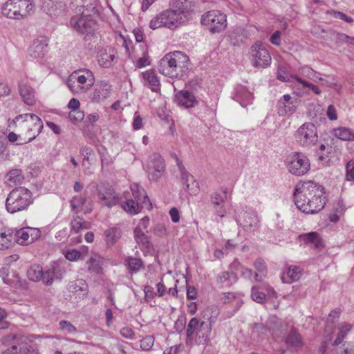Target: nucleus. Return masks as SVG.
I'll return each mask as SVG.
<instances>
[{"instance_id":"49530a36","label":"nucleus","mask_w":354,"mask_h":354,"mask_svg":"<svg viewBox=\"0 0 354 354\" xmlns=\"http://www.w3.org/2000/svg\"><path fill=\"white\" fill-rule=\"evenodd\" d=\"M139 205H140V203L129 199L122 204V208L127 213L136 214L139 212Z\"/></svg>"},{"instance_id":"bb28decb","label":"nucleus","mask_w":354,"mask_h":354,"mask_svg":"<svg viewBox=\"0 0 354 354\" xmlns=\"http://www.w3.org/2000/svg\"><path fill=\"white\" fill-rule=\"evenodd\" d=\"M299 239L304 244L312 245L317 248L323 247V241L321 236L316 232L300 234L299 236Z\"/></svg>"},{"instance_id":"79ce46f5","label":"nucleus","mask_w":354,"mask_h":354,"mask_svg":"<svg viewBox=\"0 0 354 354\" xmlns=\"http://www.w3.org/2000/svg\"><path fill=\"white\" fill-rule=\"evenodd\" d=\"M88 223L80 216L74 218L71 221V232L77 234L80 233L82 230L88 229Z\"/></svg>"},{"instance_id":"5701e85b","label":"nucleus","mask_w":354,"mask_h":354,"mask_svg":"<svg viewBox=\"0 0 354 354\" xmlns=\"http://www.w3.org/2000/svg\"><path fill=\"white\" fill-rule=\"evenodd\" d=\"M19 91L23 101L28 105H33L36 102V92L28 83L21 82L19 84Z\"/></svg>"},{"instance_id":"58836bf2","label":"nucleus","mask_w":354,"mask_h":354,"mask_svg":"<svg viewBox=\"0 0 354 354\" xmlns=\"http://www.w3.org/2000/svg\"><path fill=\"white\" fill-rule=\"evenodd\" d=\"M301 270L299 267L292 266H290L286 272V276L290 279V281L287 280L285 274L281 276V280L283 283H290L292 281H297L300 277Z\"/></svg>"},{"instance_id":"37998d69","label":"nucleus","mask_w":354,"mask_h":354,"mask_svg":"<svg viewBox=\"0 0 354 354\" xmlns=\"http://www.w3.org/2000/svg\"><path fill=\"white\" fill-rule=\"evenodd\" d=\"M301 73L303 76L310 79V80H318L323 82L324 84H327V82L325 81L322 77H321L320 74L312 69L308 66H304L301 68Z\"/></svg>"},{"instance_id":"b1692460","label":"nucleus","mask_w":354,"mask_h":354,"mask_svg":"<svg viewBox=\"0 0 354 354\" xmlns=\"http://www.w3.org/2000/svg\"><path fill=\"white\" fill-rule=\"evenodd\" d=\"M181 178L185 189L191 195H196L199 192V184L184 168L181 169Z\"/></svg>"},{"instance_id":"c85d7f7f","label":"nucleus","mask_w":354,"mask_h":354,"mask_svg":"<svg viewBox=\"0 0 354 354\" xmlns=\"http://www.w3.org/2000/svg\"><path fill=\"white\" fill-rule=\"evenodd\" d=\"M15 245L14 230L0 232V250L9 249Z\"/></svg>"},{"instance_id":"9b49d317","label":"nucleus","mask_w":354,"mask_h":354,"mask_svg":"<svg viewBox=\"0 0 354 354\" xmlns=\"http://www.w3.org/2000/svg\"><path fill=\"white\" fill-rule=\"evenodd\" d=\"M250 54L251 64L255 68H264L271 64L270 53L260 41L255 42L251 46Z\"/></svg>"},{"instance_id":"dca6fc26","label":"nucleus","mask_w":354,"mask_h":354,"mask_svg":"<svg viewBox=\"0 0 354 354\" xmlns=\"http://www.w3.org/2000/svg\"><path fill=\"white\" fill-rule=\"evenodd\" d=\"M97 196L102 205L111 207L118 203V196L109 185L101 184L97 187Z\"/></svg>"},{"instance_id":"bf43d9fd","label":"nucleus","mask_w":354,"mask_h":354,"mask_svg":"<svg viewBox=\"0 0 354 354\" xmlns=\"http://www.w3.org/2000/svg\"><path fill=\"white\" fill-rule=\"evenodd\" d=\"M64 256L66 259L71 261H75L80 258L81 253L77 250L72 249L67 250L65 252Z\"/></svg>"},{"instance_id":"423d86ee","label":"nucleus","mask_w":354,"mask_h":354,"mask_svg":"<svg viewBox=\"0 0 354 354\" xmlns=\"http://www.w3.org/2000/svg\"><path fill=\"white\" fill-rule=\"evenodd\" d=\"M95 83V76L89 69H80L72 73L66 80V85L73 94H83L88 91Z\"/></svg>"},{"instance_id":"a18cd8bd","label":"nucleus","mask_w":354,"mask_h":354,"mask_svg":"<svg viewBox=\"0 0 354 354\" xmlns=\"http://www.w3.org/2000/svg\"><path fill=\"white\" fill-rule=\"evenodd\" d=\"M205 325V322H202L199 323V321L196 317L191 319L189 321L187 328V336L191 337L195 331H197L198 328H203Z\"/></svg>"},{"instance_id":"39448f33","label":"nucleus","mask_w":354,"mask_h":354,"mask_svg":"<svg viewBox=\"0 0 354 354\" xmlns=\"http://www.w3.org/2000/svg\"><path fill=\"white\" fill-rule=\"evenodd\" d=\"M18 126L23 134L28 137V142L34 140L41 131L43 122L41 118L33 113L19 115L9 124Z\"/></svg>"},{"instance_id":"5fc2aeb1","label":"nucleus","mask_w":354,"mask_h":354,"mask_svg":"<svg viewBox=\"0 0 354 354\" xmlns=\"http://www.w3.org/2000/svg\"><path fill=\"white\" fill-rule=\"evenodd\" d=\"M84 118V113L80 109L70 111L68 113V118L73 122H80L83 120Z\"/></svg>"},{"instance_id":"ddd939ff","label":"nucleus","mask_w":354,"mask_h":354,"mask_svg":"<svg viewBox=\"0 0 354 354\" xmlns=\"http://www.w3.org/2000/svg\"><path fill=\"white\" fill-rule=\"evenodd\" d=\"M146 167L149 179L157 181L165 172V160L159 153H154L149 158Z\"/></svg>"},{"instance_id":"72a5a7b5","label":"nucleus","mask_w":354,"mask_h":354,"mask_svg":"<svg viewBox=\"0 0 354 354\" xmlns=\"http://www.w3.org/2000/svg\"><path fill=\"white\" fill-rule=\"evenodd\" d=\"M142 76L153 91L157 92L160 90V82L153 71H147L142 73Z\"/></svg>"},{"instance_id":"a19ab883","label":"nucleus","mask_w":354,"mask_h":354,"mask_svg":"<svg viewBox=\"0 0 354 354\" xmlns=\"http://www.w3.org/2000/svg\"><path fill=\"white\" fill-rule=\"evenodd\" d=\"M17 6H19L20 19H24L30 14L34 5L30 0H17Z\"/></svg>"},{"instance_id":"864d4df0","label":"nucleus","mask_w":354,"mask_h":354,"mask_svg":"<svg viewBox=\"0 0 354 354\" xmlns=\"http://www.w3.org/2000/svg\"><path fill=\"white\" fill-rule=\"evenodd\" d=\"M251 297L253 301L260 304L266 300V295L259 291L258 288L254 286L252 288Z\"/></svg>"},{"instance_id":"de8ad7c7","label":"nucleus","mask_w":354,"mask_h":354,"mask_svg":"<svg viewBox=\"0 0 354 354\" xmlns=\"http://www.w3.org/2000/svg\"><path fill=\"white\" fill-rule=\"evenodd\" d=\"M293 75H290L282 66L278 68L277 78L281 82H292L295 77Z\"/></svg>"},{"instance_id":"0e129e2a","label":"nucleus","mask_w":354,"mask_h":354,"mask_svg":"<svg viewBox=\"0 0 354 354\" xmlns=\"http://www.w3.org/2000/svg\"><path fill=\"white\" fill-rule=\"evenodd\" d=\"M254 266L260 273H264L266 271V266L264 261L261 259H257L254 263Z\"/></svg>"},{"instance_id":"a878e982","label":"nucleus","mask_w":354,"mask_h":354,"mask_svg":"<svg viewBox=\"0 0 354 354\" xmlns=\"http://www.w3.org/2000/svg\"><path fill=\"white\" fill-rule=\"evenodd\" d=\"M19 6L17 0H8L2 6V14L10 19H20Z\"/></svg>"},{"instance_id":"2f4dec72","label":"nucleus","mask_w":354,"mask_h":354,"mask_svg":"<svg viewBox=\"0 0 354 354\" xmlns=\"http://www.w3.org/2000/svg\"><path fill=\"white\" fill-rule=\"evenodd\" d=\"M86 264L88 270L90 273H102V259L98 254H92L86 261Z\"/></svg>"},{"instance_id":"603ef678","label":"nucleus","mask_w":354,"mask_h":354,"mask_svg":"<svg viewBox=\"0 0 354 354\" xmlns=\"http://www.w3.org/2000/svg\"><path fill=\"white\" fill-rule=\"evenodd\" d=\"M336 43H345L354 46V37H350L344 33H337L335 37Z\"/></svg>"},{"instance_id":"3c124183","label":"nucleus","mask_w":354,"mask_h":354,"mask_svg":"<svg viewBox=\"0 0 354 354\" xmlns=\"http://www.w3.org/2000/svg\"><path fill=\"white\" fill-rule=\"evenodd\" d=\"M59 326L65 334H75L77 332L76 328L68 321H61Z\"/></svg>"},{"instance_id":"412c9836","label":"nucleus","mask_w":354,"mask_h":354,"mask_svg":"<svg viewBox=\"0 0 354 354\" xmlns=\"http://www.w3.org/2000/svg\"><path fill=\"white\" fill-rule=\"evenodd\" d=\"M111 93V86L105 81H100L97 83L95 90L91 94V100L94 102H99L106 99Z\"/></svg>"},{"instance_id":"338daca9","label":"nucleus","mask_w":354,"mask_h":354,"mask_svg":"<svg viewBox=\"0 0 354 354\" xmlns=\"http://www.w3.org/2000/svg\"><path fill=\"white\" fill-rule=\"evenodd\" d=\"M132 125L135 130L141 129L143 127V118L139 115H135Z\"/></svg>"},{"instance_id":"7ed1b4c3","label":"nucleus","mask_w":354,"mask_h":354,"mask_svg":"<svg viewBox=\"0 0 354 354\" xmlns=\"http://www.w3.org/2000/svg\"><path fill=\"white\" fill-rule=\"evenodd\" d=\"M77 3L75 15L70 20V26L80 34H91L96 28L95 17L97 15L96 3L94 0H82Z\"/></svg>"},{"instance_id":"e2e57ef3","label":"nucleus","mask_w":354,"mask_h":354,"mask_svg":"<svg viewBox=\"0 0 354 354\" xmlns=\"http://www.w3.org/2000/svg\"><path fill=\"white\" fill-rule=\"evenodd\" d=\"M120 334L123 337L129 339H133L135 337L134 332L129 327L122 328L120 330Z\"/></svg>"},{"instance_id":"4d7b16f0","label":"nucleus","mask_w":354,"mask_h":354,"mask_svg":"<svg viewBox=\"0 0 354 354\" xmlns=\"http://www.w3.org/2000/svg\"><path fill=\"white\" fill-rule=\"evenodd\" d=\"M210 331L211 328L209 326L205 323V325L203 328H198L197 331H195V333H196V335L198 338H202L203 340L206 341L209 337Z\"/></svg>"},{"instance_id":"393cba45","label":"nucleus","mask_w":354,"mask_h":354,"mask_svg":"<svg viewBox=\"0 0 354 354\" xmlns=\"http://www.w3.org/2000/svg\"><path fill=\"white\" fill-rule=\"evenodd\" d=\"M48 51V44L45 40L35 39L29 48L30 55L35 59L42 58Z\"/></svg>"},{"instance_id":"2eb2a0df","label":"nucleus","mask_w":354,"mask_h":354,"mask_svg":"<svg viewBox=\"0 0 354 354\" xmlns=\"http://www.w3.org/2000/svg\"><path fill=\"white\" fill-rule=\"evenodd\" d=\"M236 221L245 230L251 231L258 227L259 219L253 211L236 210Z\"/></svg>"},{"instance_id":"6e6d98bb","label":"nucleus","mask_w":354,"mask_h":354,"mask_svg":"<svg viewBox=\"0 0 354 354\" xmlns=\"http://www.w3.org/2000/svg\"><path fill=\"white\" fill-rule=\"evenodd\" d=\"M154 344V337L149 335L140 341V347L144 351H149Z\"/></svg>"},{"instance_id":"c756f323","label":"nucleus","mask_w":354,"mask_h":354,"mask_svg":"<svg viewBox=\"0 0 354 354\" xmlns=\"http://www.w3.org/2000/svg\"><path fill=\"white\" fill-rule=\"evenodd\" d=\"M234 99L240 102L244 106L245 104L252 103L253 95L250 93L245 87L239 86L236 88Z\"/></svg>"},{"instance_id":"774afa93","label":"nucleus","mask_w":354,"mask_h":354,"mask_svg":"<svg viewBox=\"0 0 354 354\" xmlns=\"http://www.w3.org/2000/svg\"><path fill=\"white\" fill-rule=\"evenodd\" d=\"M326 115L330 120H336L337 119V111L333 105L330 104L328 106Z\"/></svg>"},{"instance_id":"052dcab7","label":"nucleus","mask_w":354,"mask_h":354,"mask_svg":"<svg viewBox=\"0 0 354 354\" xmlns=\"http://www.w3.org/2000/svg\"><path fill=\"white\" fill-rule=\"evenodd\" d=\"M6 317V310L0 307V329H6L9 327V322L5 320Z\"/></svg>"},{"instance_id":"f8f14e48","label":"nucleus","mask_w":354,"mask_h":354,"mask_svg":"<svg viewBox=\"0 0 354 354\" xmlns=\"http://www.w3.org/2000/svg\"><path fill=\"white\" fill-rule=\"evenodd\" d=\"M201 24L208 26L212 33L223 31L227 27L226 15L218 10H212L204 14L201 19Z\"/></svg>"},{"instance_id":"09e8293b","label":"nucleus","mask_w":354,"mask_h":354,"mask_svg":"<svg viewBox=\"0 0 354 354\" xmlns=\"http://www.w3.org/2000/svg\"><path fill=\"white\" fill-rule=\"evenodd\" d=\"M134 237L138 243H148V238L145 232L140 229V227H136L134 230Z\"/></svg>"},{"instance_id":"e433bc0d","label":"nucleus","mask_w":354,"mask_h":354,"mask_svg":"<svg viewBox=\"0 0 354 354\" xmlns=\"http://www.w3.org/2000/svg\"><path fill=\"white\" fill-rule=\"evenodd\" d=\"M334 136L342 140H354V132L346 127H339L333 129Z\"/></svg>"},{"instance_id":"9d476101","label":"nucleus","mask_w":354,"mask_h":354,"mask_svg":"<svg viewBox=\"0 0 354 354\" xmlns=\"http://www.w3.org/2000/svg\"><path fill=\"white\" fill-rule=\"evenodd\" d=\"M296 141L304 147H310L316 144L318 140L317 130L312 122H305L295 133Z\"/></svg>"},{"instance_id":"20e7f679","label":"nucleus","mask_w":354,"mask_h":354,"mask_svg":"<svg viewBox=\"0 0 354 354\" xmlns=\"http://www.w3.org/2000/svg\"><path fill=\"white\" fill-rule=\"evenodd\" d=\"M189 59L183 52L174 51L165 55L159 62L158 71L169 77H183L188 71Z\"/></svg>"},{"instance_id":"f03ea898","label":"nucleus","mask_w":354,"mask_h":354,"mask_svg":"<svg viewBox=\"0 0 354 354\" xmlns=\"http://www.w3.org/2000/svg\"><path fill=\"white\" fill-rule=\"evenodd\" d=\"M171 5V9L160 12L150 21L151 29L166 27L173 30L189 20L193 6L190 0H172Z\"/></svg>"},{"instance_id":"6ab92c4d","label":"nucleus","mask_w":354,"mask_h":354,"mask_svg":"<svg viewBox=\"0 0 354 354\" xmlns=\"http://www.w3.org/2000/svg\"><path fill=\"white\" fill-rule=\"evenodd\" d=\"M175 101L179 106L185 108L194 107L197 104L195 96L187 90L177 91L175 94Z\"/></svg>"},{"instance_id":"a211bd4d","label":"nucleus","mask_w":354,"mask_h":354,"mask_svg":"<svg viewBox=\"0 0 354 354\" xmlns=\"http://www.w3.org/2000/svg\"><path fill=\"white\" fill-rule=\"evenodd\" d=\"M65 263H57L44 272L42 282L46 286L51 285L54 280H61L66 272Z\"/></svg>"},{"instance_id":"6e6552de","label":"nucleus","mask_w":354,"mask_h":354,"mask_svg":"<svg viewBox=\"0 0 354 354\" xmlns=\"http://www.w3.org/2000/svg\"><path fill=\"white\" fill-rule=\"evenodd\" d=\"M286 166L288 171L292 175L301 176L310 169V163L308 157L301 152H294L286 158Z\"/></svg>"},{"instance_id":"f704fd0d","label":"nucleus","mask_w":354,"mask_h":354,"mask_svg":"<svg viewBox=\"0 0 354 354\" xmlns=\"http://www.w3.org/2000/svg\"><path fill=\"white\" fill-rule=\"evenodd\" d=\"M44 270L40 265H33L27 271L28 278L32 281L43 280Z\"/></svg>"},{"instance_id":"8fccbe9b","label":"nucleus","mask_w":354,"mask_h":354,"mask_svg":"<svg viewBox=\"0 0 354 354\" xmlns=\"http://www.w3.org/2000/svg\"><path fill=\"white\" fill-rule=\"evenodd\" d=\"M127 261L129 269L134 272L138 271L142 266V262L140 259L130 257Z\"/></svg>"},{"instance_id":"13d9d810","label":"nucleus","mask_w":354,"mask_h":354,"mask_svg":"<svg viewBox=\"0 0 354 354\" xmlns=\"http://www.w3.org/2000/svg\"><path fill=\"white\" fill-rule=\"evenodd\" d=\"M346 178L348 181L354 180V159L350 160L346 165Z\"/></svg>"},{"instance_id":"ea45409f","label":"nucleus","mask_w":354,"mask_h":354,"mask_svg":"<svg viewBox=\"0 0 354 354\" xmlns=\"http://www.w3.org/2000/svg\"><path fill=\"white\" fill-rule=\"evenodd\" d=\"M7 181L11 185H16L21 183L24 178L22 171L20 169H11L6 176Z\"/></svg>"},{"instance_id":"680f3d73","label":"nucleus","mask_w":354,"mask_h":354,"mask_svg":"<svg viewBox=\"0 0 354 354\" xmlns=\"http://www.w3.org/2000/svg\"><path fill=\"white\" fill-rule=\"evenodd\" d=\"M144 292L145 299L147 301H150L156 295V293L153 292L152 286L149 285L145 286Z\"/></svg>"},{"instance_id":"4468645a","label":"nucleus","mask_w":354,"mask_h":354,"mask_svg":"<svg viewBox=\"0 0 354 354\" xmlns=\"http://www.w3.org/2000/svg\"><path fill=\"white\" fill-rule=\"evenodd\" d=\"M15 243L26 245L33 243L41 236V231L35 227H22L14 230Z\"/></svg>"},{"instance_id":"4c0bfd02","label":"nucleus","mask_w":354,"mask_h":354,"mask_svg":"<svg viewBox=\"0 0 354 354\" xmlns=\"http://www.w3.org/2000/svg\"><path fill=\"white\" fill-rule=\"evenodd\" d=\"M221 301L223 304H235V311H237L243 304L242 301L236 297L233 292H224L221 295Z\"/></svg>"},{"instance_id":"0eeeda50","label":"nucleus","mask_w":354,"mask_h":354,"mask_svg":"<svg viewBox=\"0 0 354 354\" xmlns=\"http://www.w3.org/2000/svg\"><path fill=\"white\" fill-rule=\"evenodd\" d=\"M32 202L31 192L24 187H19L10 192L6 198V207L8 212L14 214L26 209Z\"/></svg>"},{"instance_id":"4be33fe9","label":"nucleus","mask_w":354,"mask_h":354,"mask_svg":"<svg viewBox=\"0 0 354 354\" xmlns=\"http://www.w3.org/2000/svg\"><path fill=\"white\" fill-rule=\"evenodd\" d=\"M227 191L215 192L211 196V201L218 216L223 217L226 213L223 204L227 200Z\"/></svg>"},{"instance_id":"7c9ffc66","label":"nucleus","mask_w":354,"mask_h":354,"mask_svg":"<svg viewBox=\"0 0 354 354\" xmlns=\"http://www.w3.org/2000/svg\"><path fill=\"white\" fill-rule=\"evenodd\" d=\"M131 191L133 196L138 203H140L141 207H144L149 202V199L145 191L139 185L133 183L131 185Z\"/></svg>"},{"instance_id":"c03bdc74","label":"nucleus","mask_w":354,"mask_h":354,"mask_svg":"<svg viewBox=\"0 0 354 354\" xmlns=\"http://www.w3.org/2000/svg\"><path fill=\"white\" fill-rule=\"evenodd\" d=\"M68 290L70 292H86L87 290V285L84 279H77L70 282L68 284Z\"/></svg>"},{"instance_id":"1a4fd4ad","label":"nucleus","mask_w":354,"mask_h":354,"mask_svg":"<svg viewBox=\"0 0 354 354\" xmlns=\"http://www.w3.org/2000/svg\"><path fill=\"white\" fill-rule=\"evenodd\" d=\"M22 337L14 335H8L2 339V343L10 346L2 354H39L37 350L23 343Z\"/></svg>"},{"instance_id":"c9c22d12","label":"nucleus","mask_w":354,"mask_h":354,"mask_svg":"<svg viewBox=\"0 0 354 354\" xmlns=\"http://www.w3.org/2000/svg\"><path fill=\"white\" fill-rule=\"evenodd\" d=\"M286 343L289 347H300L302 346L301 337L295 329H292L286 339Z\"/></svg>"},{"instance_id":"f3484780","label":"nucleus","mask_w":354,"mask_h":354,"mask_svg":"<svg viewBox=\"0 0 354 354\" xmlns=\"http://www.w3.org/2000/svg\"><path fill=\"white\" fill-rule=\"evenodd\" d=\"M297 106V100L292 99L289 94H286L277 102V112L281 116L288 113L292 114L296 111Z\"/></svg>"},{"instance_id":"473e14b6","label":"nucleus","mask_w":354,"mask_h":354,"mask_svg":"<svg viewBox=\"0 0 354 354\" xmlns=\"http://www.w3.org/2000/svg\"><path fill=\"white\" fill-rule=\"evenodd\" d=\"M114 50L111 48L104 49L98 55L99 64L103 67L110 66L115 59Z\"/></svg>"},{"instance_id":"69168bd1","label":"nucleus","mask_w":354,"mask_h":354,"mask_svg":"<svg viewBox=\"0 0 354 354\" xmlns=\"http://www.w3.org/2000/svg\"><path fill=\"white\" fill-rule=\"evenodd\" d=\"M337 354H354V344L351 342L344 344L343 348Z\"/></svg>"},{"instance_id":"f257e3e1","label":"nucleus","mask_w":354,"mask_h":354,"mask_svg":"<svg viewBox=\"0 0 354 354\" xmlns=\"http://www.w3.org/2000/svg\"><path fill=\"white\" fill-rule=\"evenodd\" d=\"M324 188L319 184L308 181L296 186L294 199L297 208L306 214H315L325 205Z\"/></svg>"},{"instance_id":"aec40b11","label":"nucleus","mask_w":354,"mask_h":354,"mask_svg":"<svg viewBox=\"0 0 354 354\" xmlns=\"http://www.w3.org/2000/svg\"><path fill=\"white\" fill-rule=\"evenodd\" d=\"M70 205L72 210L75 211L76 213L80 211L88 213L92 211L91 201L85 196H76L73 197Z\"/></svg>"},{"instance_id":"cd10ccee","label":"nucleus","mask_w":354,"mask_h":354,"mask_svg":"<svg viewBox=\"0 0 354 354\" xmlns=\"http://www.w3.org/2000/svg\"><path fill=\"white\" fill-rule=\"evenodd\" d=\"M122 230L119 225L109 227L104 231L106 243L108 246L114 245L121 238Z\"/></svg>"}]
</instances>
